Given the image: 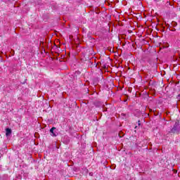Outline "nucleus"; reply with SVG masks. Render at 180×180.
<instances>
[{"label": "nucleus", "mask_w": 180, "mask_h": 180, "mask_svg": "<svg viewBox=\"0 0 180 180\" xmlns=\"http://www.w3.org/2000/svg\"><path fill=\"white\" fill-rule=\"evenodd\" d=\"M169 133L173 134H180V122L179 120H176L173 127L170 129Z\"/></svg>", "instance_id": "nucleus-1"}, {"label": "nucleus", "mask_w": 180, "mask_h": 180, "mask_svg": "<svg viewBox=\"0 0 180 180\" xmlns=\"http://www.w3.org/2000/svg\"><path fill=\"white\" fill-rule=\"evenodd\" d=\"M89 175L92 176V173H89Z\"/></svg>", "instance_id": "nucleus-9"}, {"label": "nucleus", "mask_w": 180, "mask_h": 180, "mask_svg": "<svg viewBox=\"0 0 180 180\" xmlns=\"http://www.w3.org/2000/svg\"><path fill=\"white\" fill-rule=\"evenodd\" d=\"M156 2H160L161 0H155Z\"/></svg>", "instance_id": "nucleus-6"}, {"label": "nucleus", "mask_w": 180, "mask_h": 180, "mask_svg": "<svg viewBox=\"0 0 180 180\" xmlns=\"http://www.w3.org/2000/svg\"><path fill=\"white\" fill-rule=\"evenodd\" d=\"M122 116H126V114H123V113H122Z\"/></svg>", "instance_id": "nucleus-8"}, {"label": "nucleus", "mask_w": 180, "mask_h": 180, "mask_svg": "<svg viewBox=\"0 0 180 180\" xmlns=\"http://www.w3.org/2000/svg\"><path fill=\"white\" fill-rule=\"evenodd\" d=\"M55 130H57V128L53 127L49 131L51 136H52L53 137H57V136H58V133Z\"/></svg>", "instance_id": "nucleus-2"}, {"label": "nucleus", "mask_w": 180, "mask_h": 180, "mask_svg": "<svg viewBox=\"0 0 180 180\" xmlns=\"http://www.w3.org/2000/svg\"><path fill=\"white\" fill-rule=\"evenodd\" d=\"M176 99H178V101H180V94H179V95L176 96Z\"/></svg>", "instance_id": "nucleus-4"}, {"label": "nucleus", "mask_w": 180, "mask_h": 180, "mask_svg": "<svg viewBox=\"0 0 180 180\" xmlns=\"http://www.w3.org/2000/svg\"><path fill=\"white\" fill-rule=\"evenodd\" d=\"M172 32H175V29L172 30Z\"/></svg>", "instance_id": "nucleus-7"}, {"label": "nucleus", "mask_w": 180, "mask_h": 180, "mask_svg": "<svg viewBox=\"0 0 180 180\" xmlns=\"http://www.w3.org/2000/svg\"><path fill=\"white\" fill-rule=\"evenodd\" d=\"M138 124H139V126H140V124H141L140 123V120L138 121Z\"/></svg>", "instance_id": "nucleus-5"}, {"label": "nucleus", "mask_w": 180, "mask_h": 180, "mask_svg": "<svg viewBox=\"0 0 180 180\" xmlns=\"http://www.w3.org/2000/svg\"><path fill=\"white\" fill-rule=\"evenodd\" d=\"M12 134V129H11L10 128H7L6 129V137H9V136H11Z\"/></svg>", "instance_id": "nucleus-3"}]
</instances>
